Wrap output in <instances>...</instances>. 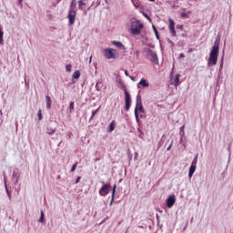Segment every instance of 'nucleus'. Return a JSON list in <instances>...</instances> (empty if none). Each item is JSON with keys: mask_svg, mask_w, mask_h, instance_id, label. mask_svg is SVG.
<instances>
[{"mask_svg": "<svg viewBox=\"0 0 233 233\" xmlns=\"http://www.w3.org/2000/svg\"><path fill=\"white\" fill-rule=\"evenodd\" d=\"M18 1V5L23 6V0H17Z\"/></svg>", "mask_w": 233, "mask_h": 233, "instance_id": "c9c22d12", "label": "nucleus"}, {"mask_svg": "<svg viewBox=\"0 0 233 233\" xmlns=\"http://www.w3.org/2000/svg\"><path fill=\"white\" fill-rule=\"evenodd\" d=\"M47 134L49 136H54V134H56V128H47Z\"/></svg>", "mask_w": 233, "mask_h": 233, "instance_id": "5701e85b", "label": "nucleus"}, {"mask_svg": "<svg viewBox=\"0 0 233 233\" xmlns=\"http://www.w3.org/2000/svg\"><path fill=\"white\" fill-rule=\"evenodd\" d=\"M126 96V110H130V106H132V98L130 97V93L128 91H125Z\"/></svg>", "mask_w": 233, "mask_h": 233, "instance_id": "1a4fd4ad", "label": "nucleus"}, {"mask_svg": "<svg viewBox=\"0 0 233 233\" xmlns=\"http://www.w3.org/2000/svg\"><path fill=\"white\" fill-rule=\"evenodd\" d=\"M135 8H139V2L137 1H132Z\"/></svg>", "mask_w": 233, "mask_h": 233, "instance_id": "c85d7f7f", "label": "nucleus"}, {"mask_svg": "<svg viewBox=\"0 0 233 233\" xmlns=\"http://www.w3.org/2000/svg\"><path fill=\"white\" fill-rule=\"evenodd\" d=\"M111 196H116V185L113 187V189H112V195Z\"/></svg>", "mask_w": 233, "mask_h": 233, "instance_id": "473e14b6", "label": "nucleus"}, {"mask_svg": "<svg viewBox=\"0 0 233 233\" xmlns=\"http://www.w3.org/2000/svg\"><path fill=\"white\" fill-rule=\"evenodd\" d=\"M140 117L143 119V118L147 117V116L145 115V113H142V114L140 115Z\"/></svg>", "mask_w": 233, "mask_h": 233, "instance_id": "e433bc0d", "label": "nucleus"}, {"mask_svg": "<svg viewBox=\"0 0 233 233\" xmlns=\"http://www.w3.org/2000/svg\"><path fill=\"white\" fill-rule=\"evenodd\" d=\"M106 5H108V0H104Z\"/></svg>", "mask_w": 233, "mask_h": 233, "instance_id": "de8ad7c7", "label": "nucleus"}, {"mask_svg": "<svg viewBox=\"0 0 233 233\" xmlns=\"http://www.w3.org/2000/svg\"><path fill=\"white\" fill-rule=\"evenodd\" d=\"M181 77V75L177 74L175 76L174 81H173V85L174 86H179L181 85V82L179 81V78Z\"/></svg>", "mask_w": 233, "mask_h": 233, "instance_id": "ddd939ff", "label": "nucleus"}, {"mask_svg": "<svg viewBox=\"0 0 233 233\" xmlns=\"http://www.w3.org/2000/svg\"><path fill=\"white\" fill-rule=\"evenodd\" d=\"M189 14H192V12H191V11L182 12V13L180 14V17H181L182 19H188V15H189Z\"/></svg>", "mask_w": 233, "mask_h": 233, "instance_id": "f3484780", "label": "nucleus"}, {"mask_svg": "<svg viewBox=\"0 0 233 233\" xmlns=\"http://www.w3.org/2000/svg\"><path fill=\"white\" fill-rule=\"evenodd\" d=\"M191 166L193 167H198V155L195 157V158L193 159Z\"/></svg>", "mask_w": 233, "mask_h": 233, "instance_id": "a878e982", "label": "nucleus"}, {"mask_svg": "<svg viewBox=\"0 0 233 233\" xmlns=\"http://www.w3.org/2000/svg\"><path fill=\"white\" fill-rule=\"evenodd\" d=\"M114 199H115V196L111 195V201L109 203L110 207H112V205L114 204Z\"/></svg>", "mask_w": 233, "mask_h": 233, "instance_id": "2f4dec72", "label": "nucleus"}, {"mask_svg": "<svg viewBox=\"0 0 233 233\" xmlns=\"http://www.w3.org/2000/svg\"><path fill=\"white\" fill-rule=\"evenodd\" d=\"M130 25V32L132 35H139V34L143 32V28H145V25H143L140 20H137L136 18L131 19Z\"/></svg>", "mask_w": 233, "mask_h": 233, "instance_id": "f257e3e1", "label": "nucleus"}, {"mask_svg": "<svg viewBox=\"0 0 233 233\" xmlns=\"http://www.w3.org/2000/svg\"><path fill=\"white\" fill-rule=\"evenodd\" d=\"M125 76H127V77H130V76L128 75V71L125 70Z\"/></svg>", "mask_w": 233, "mask_h": 233, "instance_id": "ea45409f", "label": "nucleus"}, {"mask_svg": "<svg viewBox=\"0 0 233 233\" xmlns=\"http://www.w3.org/2000/svg\"><path fill=\"white\" fill-rule=\"evenodd\" d=\"M104 57H106V59H116L117 51L114 48H106L104 49Z\"/></svg>", "mask_w": 233, "mask_h": 233, "instance_id": "39448f33", "label": "nucleus"}, {"mask_svg": "<svg viewBox=\"0 0 233 233\" xmlns=\"http://www.w3.org/2000/svg\"><path fill=\"white\" fill-rule=\"evenodd\" d=\"M101 107H98V108H96L95 111H92V115H91V117H90V119H94V117H96V114H97V112H99V109H100Z\"/></svg>", "mask_w": 233, "mask_h": 233, "instance_id": "b1692460", "label": "nucleus"}, {"mask_svg": "<svg viewBox=\"0 0 233 233\" xmlns=\"http://www.w3.org/2000/svg\"><path fill=\"white\" fill-rule=\"evenodd\" d=\"M220 66H223V62H221V65H220Z\"/></svg>", "mask_w": 233, "mask_h": 233, "instance_id": "864d4df0", "label": "nucleus"}, {"mask_svg": "<svg viewBox=\"0 0 233 233\" xmlns=\"http://www.w3.org/2000/svg\"><path fill=\"white\" fill-rule=\"evenodd\" d=\"M37 116H38V121H41L43 119V112L41 111V109L38 110Z\"/></svg>", "mask_w": 233, "mask_h": 233, "instance_id": "bb28decb", "label": "nucleus"}, {"mask_svg": "<svg viewBox=\"0 0 233 233\" xmlns=\"http://www.w3.org/2000/svg\"><path fill=\"white\" fill-rule=\"evenodd\" d=\"M66 72H72V66L71 65L66 66Z\"/></svg>", "mask_w": 233, "mask_h": 233, "instance_id": "c756f323", "label": "nucleus"}, {"mask_svg": "<svg viewBox=\"0 0 233 233\" xmlns=\"http://www.w3.org/2000/svg\"><path fill=\"white\" fill-rule=\"evenodd\" d=\"M135 156H137V153H135Z\"/></svg>", "mask_w": 233, "mask_h": 233, "instance_id": "6e6d98bb", "label": "nucleus"}, {"mask_svg": "<svg viewBox=\"0 0 233 233\" xmlns=\"http://www.w3.org/2000/svg\"><path fill=\"white\" fill-rule=\"evenodd\" d=\"M111 187L112 186L110 185V183L105 184V182H103V186L101 187L98 192L99 196H101L102 198L107 196L108 192H110Z\"/></svg>", "mask_w": 233, "mask_h": 233, "instance_id": "423d86ee", "label": "nucleus"}, {"mask_svg": "<svg viewBox=\"0 0 233 233\" xmlns=\"http://www.w3.org/2000/svg\"><path fill=\"white\" fill-rule=\"evenodd\" d=\"M5 192L7 194L8 199L11 200L12 199V193H10V191L8 190V187H6V184H5Z\"/></svg>", "mask_w": 233, "mask_h": 233, "instance_id": "4be33fe9", "label": "nucleus"}, {"mask_svg": "<svg viewBox=\"0 0 233 233\" xmlns=\"http://www.w3.org/2000/svg\"><path fill=\"white\" fill-rule=\"evenodd\" d=\"M116 130V121L113 120L109 125L108 132H114Z\"/></svg>", "mask_w": 233, "mask_h": 233, "instance_id": "a211bd4d", "label": "nucleus"}, {"mask_svg": "<svg viewBox=\"0 0 233 233\" xmlns=\"http://www.w3.org/2000/svg\"><path fill=\"white\" fill-rule=\"evenodd\" d=\"M182 37H185V34L182 35Z\"/></svg>", "mask_w": 233, "mask_h": 233, "instance_id": "5fc2aeb1", "label": "nucleus"}, {"mask_svg": "<svg viewBox=\"0 0 233 233\" xmlns=\"http://www.w3.org/2000/svg\"><path fill=\"white\" fill-rule=\"evenodd\" d=\"M111 43L112 45H114V46H116V48H122V50H127V47H125V46L121 42L112 41Z\"/></svg>", "mask_w": 233, "mask_h": 233, "instance_id": "2eb2a0df", "label": "nucleus"}, {"mask_svg": "<svg viewBox=\"0 0 233 233\" xmlns=\"http://www.w3.org/2000/svg\"><path fill=\"white\" fill-rule=\"evenodd\" d=\"M179 57H185V54L181 53V54L179 55Z\"/></svg>", "mask_w": 233, "mask_h": 233, "instance_id": "c03bdc74", "label": "nucleus"}, {"mask_svg": "<svg viewBox=\"0 0 233 233\" xmlns=\"http://www.w3.org/2000/svg\"><path fill=\"white\" fill-rule=\"evenodd\" d=\"M145 52L148 59H151L153 63H157V54H156V52L152 51L150 48L145 49Z\"/></svg>", "mask_w": 233, "mask_h": 233, "instance_id": "0eeeda50", "label": "nucleus"}, {"mask_svg": "<svg viewBox=\"0 0 233 233\" xmlns=\"http://www.w3.org/2000/svg\"><path fill=\"white\" fill-rule=\"evenodd\" d=\"M98 160H99L98 158L96 159V161H98Z\"/></svg>", "mask_w": 233, "mask_h": 233, "instance_id": "4d7b16f0", "label": "nucleus"}, {"mask_svg": "<svg viewBox=\"0 0 233 233\" xmlns=\"http://www.w3.org/2000/svg\"><path fill=\"white\" fill-rule=\"evenodd\" d=\"M135 56H136L137 59H139V50H137L135 52Z\"/></svg>", "mask_w": 233, "mask_h": 233, "instance_id": "72a5a7b5", "label": "nucleus"}, {"mask_svg": "<svg viewBox=\"0 0 233 233\" xmlns=\"http://www.w3.org/2000/svg\"><path fill=\"white\" fill-rule=\"evenodd\" d=\"M79 181H81V177H78L76 180V183H79Z\"/></svg>", "mask_w": 233, "mask_h": 233, "instance_id": "4c0bfd02", "label": "nucleus"}, {"mask_svg": "<svg viewBox=\"0 0 233 233\" xmlns=\"http://www.w3.org/2000/svg\"><path fill=\"white\" fill-rule=\"evenodd\" d=\"M219 56V46L214 45L209 53V57L208 61V66H216L218 65V56Z\"/></svg>", "mask_w": 233, "mask_h": 233, "instance_id": "f03ea898", "label": "nucleus"}, {"mask_svg": "<svg viewBox=\"0 0 233 233\" xmlns=\"http://www.w3.org/2000/svg\"><path fill=\"white\" fill-rule=\"evenodd\" d=\"M98 85H99V83H96V90L99 91V88H97V86H98Z\"/></svg>", "mask_w": 233, "mask_h": 233, "instance_id": "49530a36", "label": "nucleus"}, {"mask_svg": "<svg viewBox=\"0 0 233 233\" xmlns=\"http://www.w3.org/2000/svg\"><path fill=\"white\" fill-rule=\"evenodd\" d=\"M99 5H101V0L96 1V6H99Z\"/></svg>", "mask_w": 233, "mask_h": 233, "instance_id": "58836bf2", "label": "nucleus"}, {"mask_svg": "<svg viewBox=\"0 0 233 233\" xmlns=\"http://www.w3.org/2000/svg\"><path fill=\"white\" fill-rule=\"evenodd\" d=\"M74 112V102L69 103V113L72 114Z\"/></svg>", "mask_w": 233, "mask_h": 233, "instance_id": "cd10ccee", "label": "nucleus"}, {"mask_svg": "<svg viewBox=\"0 0 233 233\" xmlns=\"http://www.w3.org/2000/svg\"><path fill=\"white\" fill-rule=\"evenodd\" d=\"M196 168H198V166H190L189 171H188V178L192 179V176H194V173L196 172Z\"/></svg>", "mask_w": 233, "mask_h": 233, "instance_id": "4468645a", "label": "nucleus"}, {"mask_svg": "<svg viewBox=\"0 0 233 233\" xmlns=\"http://www.w3.org/2000/svg\"><path fill=\"white\" fill-rule=\"evenodd\" d=\"M180 132H182V134H185V126H182L180 127Z\"/></svg>", "mask_w": 233, "mask_h": 233, "instance_id": "f704fd0d", "label": "nucleus"}, {"mask_svg": "<svg viewBox=\"0 0 233 233\" xmlns=\"http://www.w3.org/2000/svg\"><path fill=\"white\" fill-rule=\"evenodd\" d=\"M168 21H169V25H168L169 34L172 37H176L177 36V35H176V23L174 22V20H172V18H169Z\"/></svg>", "mask_w": 233, "mask_h": 233, "instance_id": "6e6552de", "label": "nucleus"}, {"mask_svg": "<svg viewBox=\"0 0 233 233\" xmlns=\"http://www.w3.org/2000/svg\"><path fill=\"white\" fill-rule=\"evenodd\" d=\"M148 1H150V3H154V1H156V0H148Z\"/></svg>", "mask_w": 233, "mask_h": 233, "instance_id": "8fccbe9b", "label": "nucleus"}, {"mask_svg": "<svg viewBox=\"0 0 233 233\" xmlns=\"http://www.w3.org/2000/svg\"><path fill=\"white\" fill-rule=\"evenodd\" d=\"M139 112L141 114H145V108L143 107V101L141 100V95L137 96V102H136V107H135V117L137 125L140 124Z\"/></svg>", "mask_w": 233, "mask_h": 233, "instance_id": "20e7f679", "label": "nucleus"}, {"mask_svg": "<svg viewBox=\"0 0 233 233\" xmlns=\"http://www.w3.org/2000/svg\"><path fill=\"white\" fill-rule=\"evenodd\" d=\"M167 42L170 43V45H174V42H172L170 39H167Z\"/></svg>", "mask_w": 233, "mask_h": 233, "instance_id": "79ce46f5", "label": "nucleus"}, {"mask_svg": "<svg viewBox=\"0 0 233 233\" xmlns=\"http://www.w3.org/2000/svg\"><path fill=\"white\" fill-rule=\"evenodd\" d=\"M76 6H77L76 0H71L70 2V7L67 15L68 19V25L72 26L74 23H76V15H77V9H76Z\"/></svg>", "mask_w": 233, "mask_h": 233, "instance_id": "7ed1b4c3", "label": "nucleus"}, {"mask_svg": "<svg viewBox=\"0 0 233 233\" xmlns=\"http://www.w3.org/2000/svg\"><path fill=\"white\" fill-rule=\"evenodd\" d=\"M13 177L15 179V183L19 182V173L16 171L13 172Z\"/></svg>", "mask_w": 233, "mask_h": 233, "instance_id": "412c9836", "label": "nucleus"}, {"mask_svg": "<svg viewBox=\"0 0 233 233\" xmlns=\"http://www.w3.org/2000/svg\"><path fill=\"white\" fill-rule=\"evenodd\" d=\"M167 208H172L176 203V196H169L166 201Z\"/></svg>", "mask_w": 233, "mask_h": 233, "instance_id": "9b49d317", "label": "nucleus"}, {"mask_svg": "<svg viewBox=\"0 0 233 233\" xmlns=\"http://www.w3.org/2000/svg\"><path fill=\"white\" fill-rule=\"evenodd\" d=\"M174 72V66H173V67H172V71H171V74Z\"/></svg>", "mask_w": 233, "mask_h": 233, "instance_id": "3c124183", "label": "nucleus"}, {"mask_svg": "<svg viewBox=\"0 0 233 233\" xmlns=\"http://www.w3.org/2000/svg\"><path fill=\"white\" fill-rule=\"evenodd\" d=\"M89 63H92V56H90L89 58Z\"/></svg>", "mask_w": 233, "mask_h": 233, "instance_id": "09e8293b", "label": "nucleus"}, {"mask_svg": "<svg viewBox=\"0 0 233 233\" xmlns=\"http://www.w3.org/2000/svg\"><path fill=\"white\" fill-rule=\"evenodd\" d=\"M138 228H143V226H138Z\"/></svg>", "mask_w": 233, "mask_h": 233, "instance_id": "603ef678", "label": "nucleus"}, {"mask_svg": "<svg viewBox=\"0 0 233 233\" xmlns=\"http://www.w3.org/2000/svg\"><path fill=\"white\" fill-rule=\"evenodd\" d=\"M172 148V145H170L167 148V150L168 151V150H170Z\"/></svg>", "mask_w": 233, "mask_h": 233, "instance_id": "a18cd8bd", "label": "nucleus"}, {"mask_svg": "<svg viewBox=\"0 0 233 233\" xmlns=\"http://www.w3.org/2000/svg\"><path fill=\"white\" fill-rule=\"evenodd\" d=\"M88 5V0H79L78 1V10H85V7Z\"/></svg>", "mask_w": 233, "mask_h": 233, "instance_id": "f8f14e48", "label": "nucleus"}, {"mask_svg": "<svg viewBox=\"0 0 233 233\" xmlns=\"http://www.w3.org/2000/svg\"><path fill=\"white\" fill-rule=\"evenodd\" d=\"M177 28H179L180 30H183V25H177Z\"/></svg>", "mask_w": 233, "mask_h": 233, "instance_id": "a19ab883", "label": "nucleus"}, {"mask_svg": "<svg viewBox=\"0 0 233 233\" xmlns=\"http://www.w3.org/2000/svg\"><path fill=\"white\" fill-rule=\"evenodd\" d=\"M39 223H45V211L41 210L40 211V218L38 219Z\"/></svg>", "mask_w": 233, "mask_h": 233, "instance_id": "6ab92c4d", "label": "nucleus"}, {"mask_svg": "<svg viewBox=\"0 0 233 233\" xmlns=\"http://www.w3.org/2000/svg\"><path fill=\"white\" fill-rule=\"evenodd\" d=\"M152 28L154 30L157 39H159V33H157V29L156 28V25H152Z\"/></svg>", "mask_w": 233, "mask_h": 233, "instance_id": "393cba45", "label": "nucleus"}, {"mask_svg": "<svg viewBox=\"0 0 233 233\" xmlns=\"http://www.w3.org/2000/svg\"><path fill=\"white\" fill-rule=\"evenodd\" d=\"M73 79H79V77H81V72L79 71H75L73 73V76H72Z\"/></svg>", "mask_w": 233, "mask_h": 233, "instance_id": "aec40b11", "label": "nucleus"}, {"mask_svg": "<svg viewBox=\"0 0 233 233\" xmlns=\"http://www.w3.org/2000/svg\"><path fill=\"white\" fill-rule=\"evenodd\" d=\"M129 77H130V79H131L132 81H136V77L130 76H129Z\"/></svg>", "mask_w": 233, "mask_h": 233, "instance_id": "37998d69", "label": "nucleus"}, {"mask_svg": "<svg viewBox=\"0 0 233 233\" xmlns=\"http://www.w3.org/2000/svg\"><path fill=\"white\" fill-rule=\"evenodd\" d=\"M76 168H77V162L72 166L71 172H76Z\"/></svg>", "mask_w": 233, "mask_h": 233, "instance_id": "7c9ffc66", "label": "nucleus"}, {"mask_svg": "<svg viewBox=\"0 0 233 233\" xmlns=\"http://www.w3.org/2000/svg\"><path fill=\"white\" fill-rule=\"evenodd\" d=\"M148 86H150V84H149L148 81H147V79H145V78H142V79L138 82V84H137V87L138 89H141V88H148Z\"/></svg>", "mask_w": 233, "mask_h": 233, "instance_id": "9d476101", "label": "nucleus"}, {"mask_svg": "<svg viewBox=\"0 0 233 233\" xmlns=\"http://www.w3.org/2000/svg\"><path fill=\"white\" fill-rule=\"evenodd\" d=\"M46 103L47 110H50L52 108V98L50 96H46Z\"/></svg>", "mask_w": 233, "mask_h": 233, "instance_id": "dca6fc26", "label": "nucleus"}]
</instances>
